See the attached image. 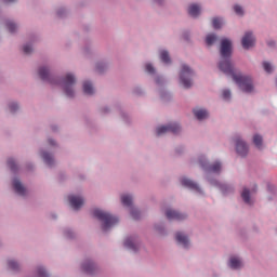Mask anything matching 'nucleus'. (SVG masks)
Segmentation results:
<instances>
[{
    "instance_id": "14",
    "label": "nucleus",
    "mask_w": 277,
    "mask_h": 277,
    "mask_svg": "<svg viewBox=\"0 0 277 277\" xmlns=\"http://www.w3.org/2000/svg\"><path fill=\"white\" fill-rule=\"evenodd\" d=\"M200 5L198 4H190L188 6V14L189 16H193V18H197V16H200Z\"/></svg>"
},
{
    "instance_id": "25",
    "label": "nucleus",
    "mask_w": 277,
    "mask_h": 277,
    "mask_svg": "<svg viewBox=\"0 0 277 277\" xmlns=\"http://www.w3.org/2000/svg\"><path fill=\"white\" fill-rule=\"evenodd\" d=\"M41 157L47 166H51L53 163V157L50 154L43 153L41 154Z\"/></svg>"
},
{
    "instance_id": "27",
    "label": "nucleus",
    "mask_w": 277,
    "mask_h": 277,
    "mask_svg": "<svg viewBox=\"0 0 277 277\" xmlns=\"http://www.w3.org/2000/svg\"><path fill=\"white\" fill-rule=\"evenodd\" d=\"M212 26L214 29H221L222 27V19L217 18V17H214L212 19Z\"/></svg>"
},
{
    "instance_id": "12",
    "label": "nucleus",
    "mask_w": 277,
    "mask_h": 277,
    "mask_svg": "<svg viewBox=\"0 0 277 277\" xmlns=\"http://www.w3.org/2000/svg\"><path fill=\"white\" fill-rule=\"evenodd\" d=\"M175 239L177 243H181L184 248H187L189 246V239L181 232L175 234Z\"/></svg>"
},
{
    "instance_id": "34",
    "label": "nucleus",
    "mask_w": 277,
    "mask_h": 277,
    "mask_svg": "<svg viewBox=\"0 0 277 277\" xmlns=\"http://www.w3.org/2000/svg\"><path fill=\"white\" fill-rule=\"evenodd\" d=\"M145 70H146V72H149V75H154V72H155V67H153L150 64H147V65L145 66Z\"/></svg>"
},
{
    "instance_id": "7",
    "label": "nucleus",
    "mask_w": 277,
    "mask_h": 277,
    "mask_svg": "<svg viewBox=\"0 0 277 277\" xmlns=\"http://www.w3.org/2000/svg\"><path fill=\"white\" fill-rule=\"evenodd\" d=\"M254 42L255 39L252 32H246L241 40V44L245 49H251V47H254Z\"/></svg>"
},
{
    "instance_id": "6",
    "label": "nucleus",
    "mask_w": 277,
    "mask_h": 277,
    "mask_svg": "<svg viewBox=\"0 0 277 277\" xmlns=\"http://www.w3.org/2000/svg\"><path fill=\"white\" fill-rule=\"evenodd\" d=\"M68 200H69L70 207L74 208L75 211H79V209L83 207L84 200L82 199V197L70 195L68 197Z\"/></svg>"
},
{
    "instance_id": "40",
    "label": "nucleus",
    "mask_w": 277,
    "mask_h": 277,
    "mask_svg": "<svg viewBox=\"0 0 277 277\" xmlns=\"http://www.w3.org/2000/svg\"><path fill=\"white\" fill-rule=\"evenodd\" d=\"M5 3H14L16 0H3Z\"/></svg>"
},
{
    "instance_id": "11",
    "label": "nucleus",
    "mask_w": 277,
    "mask_h": 277,
    "mask_svg": "<svg viewBox=\"0 0 277 277\" xmlns=\"http://www.w3.org/2000/svg\"><path fill=\"white\" fill-rule=\"evenodd\" d=\"M181 183L184 187H188V189H195V192H200V187L198 186V184L187 177H183L181 180Z\"/></svg>"
},
{
    "instance_id": "8",
    "label": "nucleus",
    "mask_w": 277,
    "mask_h": 277,
    "mask_svg": "<svg viewBox=\"0 0 277 277\" xmlns=\"http://www.w3.org/2000/svg\"><path fill=\"white\" fill-rule=\"evenodd\" d=\"M236 153H238L240 157H246V155H248V144L241 138L236 140Z\"/></svg>"
},
{
    "instance_id": "17",
    "label": "nucleus",
    "mask_w": 277,
    "mask_h": 277,
    "mask_svg": "<svg viewBox=\"0 0 277 277\" xmlns=\"http://www.w3.org/2000/svg\"><path fill=\"white\" fill-rule=\"evenodd\" d=\"M242 263L241 260H239V258H230L229 260V267H232V269H239V267H241Z\"/></svg>"
},
{
    "instance_id": "28",
    "label": "nucleus",
    "mask_w": 277,
    "mask_h": 277,
    "mask_svg": "<svg viewBox=\"0 0 277 277\" xmlns=\"http://www.w3.org/2000/svg\"><path fill=\"white\" fill-rule=\"evenodd\" d=\"M6 29H9L10 34H14L16 31V24L6 22Z\"/></svg>"
},
{
    "instance_id": "22",
    "label": "nucleus",
    "mask_w": 277,
    "mask_h": 277,
    "mask_svg": "<svg viewBox=\"0 0 277 277\" xmlns=\"http://www.w3.org/2000/svg\"><path fill=\"white\" fill-rule=\"evenodd\" d=\"M160 60L164 64H170L171 63L170 54L168 53V51H161L160 52Z\"/></svg>"
},
{
    "instance_id": "41",
    "label": "nucleus",
    "mask_w": 277,
    "mask_h": 277,
    "mask_svg": "<svg viewBox=\"0 0 277 277\" xmlns=\"http://www.w3.org/2000/svg\"><path fill=\"white\" fill-rule=\"evenodd\" d=\"M66 236H67V237H72V236H70L69 232L66 233Z\"/></svg>"
},
{
    "instance_id": "16",
    "label": "nucleus",
    "mask_w": 277,
    "mask_h": 277,
    "mask_svg": "<svg viewBox=\"0 0 277 277\" xmlns=\"http://www.w3.org/2000/svg\"><path fill=\"white\" fill-rule=\"evenodd\" d=\"M13 187L19 196H25V186L18 180L13 181Z\"/></svg>"
},
{
    "instance_id": "38",
    "label": "nucleus",
    "mask_w": 277,
    "mask_h": 277,
    "mask_svg": "<svg viewBox=\"0 0 277 277\" xmlns=\"http://www.w3.org/2000/svg\"><path fill=\"white\" fill-rule=\"evenodd\" d=\"M9 107H10V111L12 114H14V111H16V109H18V104L13 103Z\"/></svg>"
},
{
    "instance_id": "4",
    "label": "nucleus",
    "mask_w": 277,
    "mask_h": 277,
    "mask_svg": "<svg viewBox=\"0 0 277 277\" xmlns=\"http://www.w3.org/2000/svg\"><path fill=\"white\" fill-rule=\"evenodd\" d=\"M192 77H194V70L187 65H183L180 72V81L184 88L189 89L192 85Z\"/></svg>"
},
{
    "instance_id": "21",
    "label": "nucleus",
    "mask_w": 277,
    "mask_h": 277,
    "mask_svg": "<svg viewBox=\"0 0 277 277\" xmlns=\"http://www.w3.org/2000/svg\"><path fill=\"white\" fill-rule=\"evenodd\" d=\"M121 202L124 207H131V205H133V197L130 195H122Z\"/></svg>"
},
{
    "instance_id": "39",
    "label": "nucleus",
    "mask_w": 277,
    "mask_h": 277,
    "mask_svg": "<svg viewBox=\"0 0 277 277\" xmlns=\"http://www.w3.org/2000/svg\"><path fill=\"white\" fill-rule=\"evenodd\" d=\"M49 144H50L51 146H55V141L49 140Z\"/></svg>"
},
{
    "instance_id": "9",
    "label": "nucleus",
    "mask_w": 277,
    "mask_h": 277,
    "mask_svg": "<svg viewBox=\"0 0 277 277\" xmlns=\"http://www.w3.org/2000/svg\"><path fill=\"white\" fill-rule=\"evenodd\" d=\"M166 215H167L168 220H177L179 222H181V220H185V217H187V215L182 214L172 209L167 210Z\"/></svg>"
},
{
    "instance_id": "31",
    "label": "nucleus",
    "mask_w": 277,
    "mask_h": 277,
    "mask_svg": "<svg viewBox=\"0 0 277 277\" xmlns=\"http://www.w3.org/2000/svg\"><path fill=\"white\" fill-rule=\"evenodd\" d=\"M222 97L224 101H228L230 98V90H224L222 93Z\"/></svg>"
},
{
    "instance_id": "33",
    "label": "nucleus",
    "mask_w": 277,
    "mask_h": 277,
    "mask_svg": "<svg viewBox=\"0 0 277 277\" xmlns=\"http://www.w3.org/2000/svg\"><path fill=\"white\" fill-rule=\"evenodd\" d=\"M263 68L266 72H272V64H269L268 62L263 63Z\"/></svg>"
},
{
    "instance_id": "20",
    "label": "nucleus",
    "mask_w": 277,
    "mask_h": 277,
    "mask_svg": "<svg viewBox=\"0 0 277 277\" xmlns=\"http://www.w3.org/2000/svg\"><path fill=\"white\" fill-rule=\"evenodd\" d=\"M241 198L246 205H252V200H250V190L248 188L242 190Z\"/></svg>"
},
{
    "instance_id": "13",
    "label": "nucleus",
    "mask_w": 277,
    "mask_h": 277,
    "mask_svg": "<svg viewBox=\"0 0 277 277\" xmlns=\"http://www.w3.org/2000/svg\"><path fill=\"white\" fill-rule=\"evenodd\" d=\"M193 111L197 120H205V118H209V113L206 109L195 108Z\"/></svg>"
},
{
    "instance_id": "18",
    "label": "nucleus",
    "mask_w": 277,
    "mask_h": 277,
    "mask_svg": "<svg viewBox=\"0 0 277 277\" xmlns=\"http://www.w3.org/2000/svg\"><path fill=\"white\" fill-rule=\"evenodd\" d=\"M83 92L84 94H89V95L94 94V87H92V82L90 81L83 82Z\"/></svg>"
},
{
    "instance_id": "32",
    "label": "nucleus",
    "mask_w": 277,
    "mask_h": 277,
    "mask_svg": "<svg viewBox=\"0 0 277 277\" xmlns=\"http://www.w3.org/2000/svg\"><path fill=\"white\" fill-rule=\"evenodd\" d=\"M9 268H10V269H14V271L18 269V264H17V262H15V261H9Z\"/></svg>"
},
{
    "instance_id": "23",
    "label": "nucleus",
    "mask_w": 277,
    "mask_h": 277,
    "mask_svg": "<svg viewBox=\"0 0 277 277\" xmlns=\"http://www.w3.org/2000/svg\"><path fill=\"white\" fill-rule=\"evenodd\" d=\"M126 248H130V250H137V247L135 246V241H133V238H128L124 241Z\"/></svg>"
},
{
    "instance_id": "30",
    "label": "nucleus",
    "mask_w": 277,
    "mask_h": 277,
    "mask_svg": "<svg viewBox=\"0 0 277 277\" xmlns=\"http://www.w3.org/2000/svg\"><path fill=\"white\" fill-rule=\"evenodd\" d=\"M234 12H235L236 14H238V16H243V9H242L241 5H239V4H236V5L234 6Z\"/></svg>"
},
{
    "instance_id": "3",
    "label": "nucleus",
    "mask_w": 277,
    "mask_h": 277,
    "mask_svg": "<svg viewBox=\"0 0 277 277\" xmlns=\"http://www.w3.org/2000/svg\"><path fill=\"white\" fill-rule=\"evenodd\" d=\"M56 83L62 85L68 98H72V96H75V90H72V85L77 83V79H75V76H72L71 74H67L61 82H56Z\"/></svg>"
},
{
    "instance_id": "35",
    "label": "nucleus",
    "mask_w": 277,
    "mask_h": 277,
    "mask_svg": "<svg viewBox=\"0 0 277 277\" xmlns=\"http://www.w3.org/2000/svg\"><path fill=\"white\" fill-rule=\"evenodd\" d=\"M37 274L39 277H47V271H44V268H42V267H39L37 269Z\"/></svg>"
},
{
    "instance_id": "24",
    "label": "nucleus",
    "mask_w": 277,
    "mask_h": 277,
    "mask_svg": "<svg viewBox=\"0 0 277 277\" xmlns=\"http://www.w3.org/2000/svg\"><path fill=\"white\" fill-rule=\"evenodd\" d=\"M82 268L84 272H87V274H92L93 269H94V263L92 262H87L82 265Z\"/></svg>"
},
{
    "instance_id": "19",
    "label": "nucleus",
    "mask_w": 277,
    "mask_h": 277,
    "mask_svg": "<svg viewBox=\"0 0 277 277\" xmlns=\"http://www.w3.org/2000/svg\"><path fill=\"white\" fill-rule=\"evenodd\" d=\"M253 144L259 148V150H261L263 148V136L255 134L253 136Z\"/></svg>"
},
{
    "instance_id": "26",
    "label": "nucleus",
    "mask_w": 277,
    "mask_h": 277,
    "mask_svg": "<svg viewBox=\"0 0 277 277\" xmlns=\"http://www.w3.org/2000/svg\"><path fill=\"white\" fill-rule=\"evenodd\" d=\"M215 40H217V37L215 35H208L206 37V44H208V47H211V44H213Z\"/></svg>"
},
{
    "instance_id": "5",
    "label": "nucleus",
    "mask_w": 277,
    "mask_h": 277,
    "mask_svg": "<svg viewBox=\"0 0 277 277\" xmlns=\"http://www.w3.org/2000/svg\"><path fill=\"white\" fill-rule=\"evenodd\" d=\"M181 132V126L177 123H171L168 126H161L158 127L156 130L157 135H163L164 133H180Z\"/></svg>"
},
{
    "instance_id": "15",
    "label": "nucleus",
    "mask_w": 277,
    "mask_h": 277,
    "mask_svg": "<svg viewBox=\"0 0 277 277\" xmlns=\"http://www.w3.org/2000/svg\"><path fill=\"white\" fill-rule=\"evenodd\" d=\"M39 77L40 79H42V81H50V83H53V80H51V76L47 67H41L39 69Z\"/></svg>"
},
{
    "instance_id": "10",
    "label": "nucleus",
    "mask_w": 277,
    "mask_h": 277,
    "mask_svg": "<svg viewBox=\"0 0 277 277\" xmlns=\"http://www.w3.org/2000/svg\"><path fill=\"white\" fill-rule=\"evenodd\" d=\"M201 168H206L208 172H220L222 170V164L220 162H214L212 166L207 167V162L199 160Z\"/></svg>"
},
{
    "instance_id": "29",
    "label": "nucleus",
    "mask_w": 277,
    "mask_h": 277,
    "mask_svg": "<svg viewBox=\"0 0 277 277\" xmlns=\"http://www.w3.org/2000/svg\"><path fill=\"white\" fill-rule=\"evenodd\" d=\"M8 167L10 170H12V172H16V162H14V159L10 158L8 160Z\"/></svg>"
},
{
    "instance_id": "42",
    "label": "nucleus",
    "mask_w": 277,
    "mask_h": 277,
    "mask_svg": "<svg viewBox=\"0 0 277 277\" xmlns=\"http://www.w3.org/2000/svg\"><path fill=\"white\" fill-rule=\"evenodd\" d=\"M156 83H159V79L156 80Z\"/></svg>"
},
{
    "instance_id": "36",
    "label": "nucleus",
    "mask_w": 277,
    "mask_h": 277,
    "mask_svg": "<svg viewBox=\"0 0 277 277\" xmlns=\"http://www.w3.org/2000/svg\"><path fill=\"white\" fill-rule=\"evenodd\" d=\"M131 215H132L133 220H140V211L132 210Z\"/></svg>"
},
{
    "instance_id": "1",
    "label": "nucleus",
    "mask_w": 277,
    "mask_h": 277,
    "mask_svg": "<svg viewBox=\"0 0 277 277\" xmlns=\"http://www.w3.org/2000/svg\"><path fill=\"white\" fill-rule=\"evenodd\" d=\"M233 51V43L228 39H223L221 41V62L219 64L220 70L224 72V75H228L233 77V80L237 85H239L242 92L250 94L254 92V84L252 83V78L250 76H243L241 74H237L235 71V67L230 63V54Z\"/></svg>"
},
{
    "instance_id": "2",
    "label": "nucleus",
    "mask_w": 277,
    "mask_h": 277,
    "mask_svg": "<svg viewBox=\"0 0 277 277\" xmlns=\"http://www.w3.org/2000/svg\"><path fill=\"white\" fill-rule=\"evenodd\" d=\"M93 215L94 217L100 220V222H103V226H102L103 230H109L111 226H116V224H118L119 222L118 217L100 209L93 210Z\"/></svg>"
},
{
    "instance_id": "37",
    "label": "nucleus",
    "mask_w": 277,
    "mask_h": 277,
    "mask_svg": "<svg viewBox=\"0 0 277 277\" xmlns=\"http://www.w3.org/2000/svg\"><path fill=\"white\" fill-rule=\"evenodd\" d=\"M31 51H34L30 45H24L23 48V52L26 54V55H29V53H31Z\"/></svg>"
}]
</instances>
